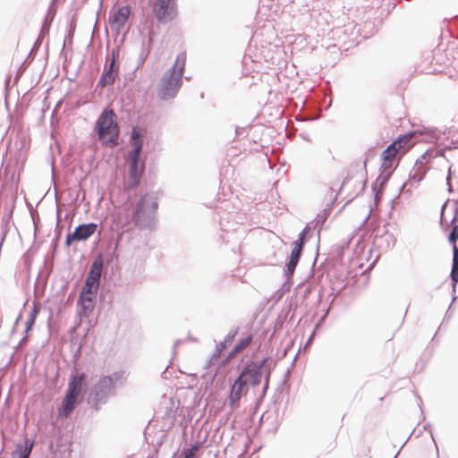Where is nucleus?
<instances>
[{"label":"nucleus","mask_w":458,"mask_h":458,"mask_svg":"<svg viewBox=\"0 0 458 458\" xmlns=\"http://www.w3.org/2000/svg\"><path fill=\"white\" fill-rule=\"evenodd\" d=\"M102 273L101 262L95 261L90 268V271L87 276L85 285L83 289L98 292L99 286V280Z\"/></svg>","instance_id":"nucleus-13"},{"label":"nucleus","mask_w":458,"mask_h":458,"mask_svg":"<svg viewBox=\"0 0 458 458\" xmlns=\"http://www.w3.org/2000/svg\"><path fill=\"white\" fill-rule=\"evenodd\" d=\"M116 115L112 109L105 110L98 118L96 127L99 140L106 146L118 144L119 127Z\"/></svg>","instance_id":"nucleus-2"},{"label":"nucleus","mask_w":458,"mask_h":458,"mask_svg":"<svg viewBox=\"0 0 458 458\" xmlns=\"http://www.w3.org/2000/svg\"><path fill=\"white\" fill-rule=\"evenodd\" d=\"M149 35L151 36L153 34V30L152 28H149V31H148Z\"/></svg>","instance_id":"nucleus-26"},{"label":"nucleus","mask_w":458,"mask_h":458,"mask_svg":"<svg viewBox=\"0 0 458 458\" xmlns=\"http://www.w3.org/2000/svg\"><path fill=\"white\" fill-rule=\"evenodd\" d=\"M388 178H389V174H386V175L381 174L377 179V183H378V189H377V191L376 192V196H375L376 201H378L381 199L383 191L385 189V185H386V182L388 181Z\"/></svg>","instance_id":"nucleus-19"},{"label":"nucleus","mask_w":458,"mask_h":458,"mask_svg":"<svg viewBox=\"0 0 458 458\" xmlns=\"http://www.w3.org/2000/svg\"><path fill=\"white\" fill-rule=\"evenodd\" d=\"M366 166H367V164H366V162H364V166H363V174L361 175V180H360V184H361L362 186L365 184V175H366V174H367Z\"/></svg>","instance_id":"nucleus-25"},{"label":"nucleus","mask_w":458,"mask_h":458,"mask_svg":"<svg viewBox=\"0 0 458 458\" xmlns=\"http://www.w3.org/2000/svg\"><path fill=\"white\" fill-rule=\"evenodd\" d=\"M453 266L451 271V278L454 284L458 282V247L453 249Z\"/></svg>","instance_id":"nucleus-16"},{"label":"nucleus","mask_w":458,"mask_h":458,"mask_svg":"<svg viewBox=\"0 0 458 458\" xmlns=\"http://www.w3.org/2000/svg\"><path fill=\"white\" fill-rule=\"evenodd\" d=\"M114 80H115V76H114V72L112 71V66H111L109 71H107L101 76L98 84L101 87H105V86L113 84Z\"/></svg>","instance_id":"nucleus-18"},{"label":"nucleus","mask_w":458,"mask_h":458,"mask_svg":"<svg viewBox=\"0 0 458 458\" xmlns=\"http://www.w3.org/2000/svg\"><path fill=\"white\" fill-rule=\"evenodd\" d=\"M37 310L34 309L29 316L28 321L26 322V332L30 331L32 327V326L35 323L36 316H37Z\"/></svg>","instance_id":"nucleus-23"},{"label":"nucleus","mask_w":458,"mask_h":458,"mask_svg":"<svg viewBox=\"0 0 458 458\" xmlns=\"http://www.w3.org/2000/svg\"><path fill=\"white\" fill-rule=\"evenodd\" d=\"M199 449V444L192 445L190 449L183 452V454H182L183 458H193L196 455Z\"/></svg>","instance_id":"nucleus-22"},{"label":"nucleus","mask_w":458,"mask_h":458,"mask_svg":"<svg viewBox=\"0 0 458 458\" xmlns=\"http://www.w3.org/2000/svg\"><path fill=\"white\" fill-rule=\"evenodd\" d=\"M308 231V227H305L303 231L299 234L298 240L294 242V248L292 250L289 261L287 263L288 276H292L293 274L295 267L299 262Z\"/></svg>","instance_id":"nucleus-11"},{"label":"nucleus","mask_w":458,"mask_h":458,"mask_svg":"<svg viewBox=\"0 0 458 458\" xmlns=\"http://www.w3.org/2000/svg\"><path fill=\"white\" fill-rule=\"evenodd\" d=\"M111 221L114 230H129L134 224V211L128 207H118L111 214Z\"/></svg>","instance_id":"nucleus-8"},{"label":"nucleus","mask_w":458,"mask_h":458,"mask_svg":"<svg viewBox=\"0 0 458 458\" xmlns=\"http://www.w3.org/2000/svg\"><path fill=\"white\" fill-rule=\"evenodd\" d=\"M96 292L82 289L80 295V304L85 316H89L95 307Z\"/></svg>","instance_id":"nucleus-15"},{"label":"nucleus","mask_w":458,"mask_h":458,"mask_svg":"<svg viewBox=\"0 0 458 458\" xmlns=\"http://www.w3.org/2000/svg\"><path fill=\"white\" fill-rule=\"evenodd\" d=\"M131 13V8L128 5L111 11L108 20L111 29L120 32L127 23Z\"/></svg>","instance_id":"nucleus-10"},{"label":"nucleus","mask_w":458,"mask_h":458,"mask_svg":"<svg viewBox=\"0 0 458 458\" xmlns=\"http://www.w3.org/2000/svg\"><path fill=\"white\" fill-rule=\"evenodd\" d=\"M152 11L158 22H170L178 15L176 0H155Z\"/></svg>","instance_id":"nucleus-7"},{"label":"nucleus","mask_w":458,"mask_h":458,"mask_svg":"<svg viewBox=\"0 0 458 458\" xmlns=\"http://www.w3.org/2000/svg\"><path fill=\"white\" fill-rule=\"evenodd\" d=\"M86 375L84 373L75 375L69 382L65 396L59 409V416L67 418L75 408L80 397L86 391Z\"/></svg>","instance_id":"nucleus-5"},{"label":"nucleus","mask_w":458,"mask_h":458,"mask_svg":"<svg viewBox=\"0 0 458 458\" xmlns=\"http://www.w3.org/2000/svg\"><path fill=\"white\" fill-rule=\"evenodd\" d=\"M98 387L101 389H110L114 386V380L111 377L106 376L100 378L98 383Z\"/></svg>","instance_id":"nucleus-20"},{"label":"nucleus","mask_w":458,"mask_h":458,"mask_svg":"<svg viewBox=\"0 0 458 458\" xmlns=\"http://www.w3.org/2000/svg\"><path fill=\"white\" fill-rule=\"evenodd\" d=\"M458 241V225L453 227L452 232L449 234V242L453 245V249L456 246V242Z\"/></svg>","instance_id":"nucleus-21"},{"label":"nucleus","mask_w":458,"mask_h":458,"mask_svg":"<svg viewBox=\"0 0 458 458\" xmlns=\"http://www.w3.org/2000/svg\"><path fill=\"white\" fill-rule=\"evenodd\" d=\"M252 336L249 335L245 337L244 339H242L238 344L234 346L232 352L229 355V358L234 356L235 354L241 352L242 350H244L251 342Z\"/></svg>","instance_id":"nucleus-17"},{"label":"nucleus","mask_w":458,"mask_h":458,"mask_svg":"<svg viewBox=\"0 0 458 458\" xmlns=\"http://www.w3.org/2000/svg\"><path fill=\"white\" fill-rule=\"evenodd\" d=\"M267 359H264L260 362L251 361L245 366L242 373L239 375L242 379H245L247 384L251 386H258L261 382L262 377V367L266 363Z\"/></svg>","instance_id":"nucleus-9"},{"label":"nucleus","mask_w":458,"mask_h":458,"mask_svg":"<svg viewBox=\"0 0 458 458\" xmlns=\"http://www.w3.org/2000/svg\"><path fill=\"white\" fill-rule=\"evenodd\" d=\"M97 230V225L94 223L79 225L72 233L66 237V244L70 245L75 241H83L89 238Z\"/></svg>","instance_id":"nucleus-12"},{"label":"nucleus","mask_w":458,"mask_h":458,"mask_svg":"<svg viewBox=\"0 0 458 458\" xmlns=\"http://www.w3.org/2000/svg\"><path fill=\"white\" fill-rule=\"evenodd\" d=\"M186 63V54L180 53L173 67L164 75L158 87V96L162 99L174 98L180 87L181 78Z\"/></svg>","instance_id":"nucleus-1"},{"label":"nucleus","mask_w":458,"mask_h":458,"mask_svg":"<svg viewBox=\"0 0 458 458\" xmlns=\"http://www.w3.org/2000/svg\"><path fill=\"white\" fill-rule=\"evenodd\" d=\"M248 392L247 382L242 379L240 376L236 378L231 387L229 402L232 407L238 406V403L242 396L246 394Z\"/></svg>","instance_id":"nucleus-14"},{"label":"nucleus","mask_w":458,"mask_h":458,"mask_svg":"<svg viewBox=\"0 0 458 458\" xmlns=\"http://www.w3.org/2000/svg\"><path fill=\"white\" fill-rule=\"evenodd\" d=\"M158 209L157 197L152 192L145 193L137 202L134 211V225L138 227L148 225Z\"/></svg>","instance_id":"nucleus-4"},{"label":"nucleus","mask_w":458,"mask_h":458,"mask_svg":"<svg viewBox=\"0 0 458 458\" xmlns=\"http://www.w3.org/2000/svg\"><path fill=\"white\" fill-rule=\"evenodd\" d=\"M142 139L140 131L133 129L131 133V146L132 149L129 155L130 168L128 175V187L135 188L140 182L141 174L144 169V165H139V157L142 148Z\"/></svg>","instance_id":"nucleus-6"},{"label":"nucleus","mask_w":458,"mask_h":458,"mask_svg":"<svg viewBox=\"0 0 458 458\" xmlns=\"http://www.w3.org/2000/svg\"><path fill=\"white\" fill-rule=\"evenodd\" d=\"M413 134L408 133L400 136L393 141L381 154V169L386 172V174H391L392 171L397 166L395 165V158L398 156H403L411 147L410 141Z\"/></svg>","instance_id":"nucleus-3"},{"label":"nucleus","mask_w":458,"mask_h":458,"mask_svg":"<svg viewBox=\"0 0 458 458\" xmlns=\"http://www.w3.org/2000/svg\"><path fill=\"white\" fill-rule=\"evenodd\" d=\"M31 452V446L29 448H26L23 452L20 454V458H29Z\"/></svg>","instance_id":"nucleus-24"}]
</instances>
